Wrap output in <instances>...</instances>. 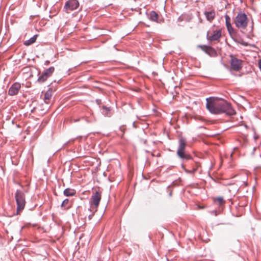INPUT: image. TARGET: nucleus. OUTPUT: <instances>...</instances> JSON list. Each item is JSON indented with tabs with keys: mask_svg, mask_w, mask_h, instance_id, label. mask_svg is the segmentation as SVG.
Masks as SVG:
<instances>
[{
	"mask_svg": "<svg viewBox=\"0 0 261 261\" xmlns=\"http://www.w3.org/2000/svg\"><path fill=\"white\" fill-rule=\"evenodd\" d=\"M186 146V140L184 138H180L179 140V146L177 150V154L182 159L189 160L191 158V156L190 155L185 153Z\"/></svg>",
	"mask_w": 261,
	"mask_h": 261,
	"instance_id": "5",
	"label": "nucleus"
},
{
	"mask_svg": "<svg viewBox=\"0 0 261 261\" xmlns=\"http://www.w3.org/2000/svg\"><path fill=\"white\" fill-rule=\"evenodd\" d=\"M200 47L203 50H204L206 53L211 56L213 55V54H216L215 50L211 47L206 46H200Z\"/></svg>",
	"mask_w": 261,
	"mask_h": 261,
	"instance_id": "13",
	"label": "nucleus"
},
{
	"mask_svg": "<svg viewBox=\"0 0 261 261\" xmlns=\"http://www.w3.org/2000/svg\"><path fill=\"white\" fill-rule=\"evenodd\" d=\"M204 15L206 18V19L208 21L212 22L215 17L216 12L213 10L209 11H205L204 12Z\"/></svg>",
	"mask_w": 261,
	"mask_h": 261,
	"instance_id": "11",
	"label": "nucleus"
},
{
	"mask_svg": "<svg viewBox=\"0 0 261 261\" xmlns=\"http://www.w3.org/2000/svg\"><path fill=\"white\" fill-rule=\"evenodd\" d=\"M53 96V90L51 88H49L44 94V102L48 104L50 102V99Z\"/></svg>",
	"mask_w": 261,
	"mask_h": 261,
	"instance_id": "12",
	"label": "nucleus"
},
{
	"mask_svg": "<svg viewBox=\"0 0 261 261\" xmlns=\"http://www.w3.org/2000/svg\"><path fill=\"white\" fill-rule=\"evenodd\" d=\"M206 108L213 114L225 113L230 116L236 114V112L231 105L222 99L210 97L206 99Z\"/></svg>",
	"mask_w": 261,
	"mask_h": 261,
	"instance_id": "1",
	"label": "nucleus"
},
{
	"mask_svg": "<svg viewBox=\"0 0 261 261\" xmlns=\"http://www.w3.org/2000/svg\"><path fill=\"white\" fill-rule=\"evenodd\" d=\"M80 4L77 0H69L65 3L64 9L66 13H68L71 11L77 9Z\"/></svg>",
	"mask_w": 261,
	"mask_h": 261,
	"instance_id": "6",
	"label": "nucleus"
},
{
	"mask_svg": "<svg viewBox=\"0 0 261 261\" xmlns=\"http://www.w3.org/2000/svg\"><path fill=\"white\" fill-rule=\"evenodd\" d=\"M101 193L102 192L99 190L93 192L90 201L91 211L94 212L97 211L101 198Z\"/></svg>",
	"mask_w": 261,
	"mask_h": 261,
	"instance_id": "3",
	"label": "nucleus"
},
{
	"mask_svg": "<svg viewBox=\"0 0 261 261\" xmlns=\"http://www.w3.org/2000/svg\"><path fill=\"white\" fill-rule=\"evenodd\" d=\"M15 199L17 205V214H19L25 205V195L23 192L17 190L15 193Z\"/></svg>",
	"mask_w": 261,
	"mask_h": 261,
	"instance_id": "4",
	"label": "nucleus"
},
{
	"mask_svg": "<svg viewBox=\"0 0 261 261\" xmlns=\"http://www.w3.org/2000/svg\"><path fill=\"white\" fill-rule=\"evenodd\" d=\"M214 201L219 205H223L225 204V201L222 197H218L214 198Z\"/></svg>",
	"mask_w": 261,
	"mask_h": 261,
	"instance_id": "14",
	"label": "nucleus"
},
{
	"mask_svg": "<svg viewBox=\"0 0 261 261\" xmlns=\"http://www.w3.org/2000/svg\"><path fill=\"white\" fill-rule=\"evenodd\" d=\"M225 19L226 27L229 35L231 36L234 35L236 34V31L231 25L230 17L227 14H226L225 15Z\"/></svg>",
	"mask_w": 261,
	"mask_h": 261,
	"instance_id": "9",
	"label": "nucleus"
},
{
	"mask_svg": "<svg viewBox=\"0 0 261 261\" xmlns=\"http://www.w3.org/2000/svg\"><path fill=\"white\" fill-rule=\"evenodd\" d=\"M231 68L235 71H239L242 67V60L236 58L233 56H230Z\"/></svg>",
	"mask_w": 261,
	"mask_h": 261,
	"instance_id": "7",
	"label": "nucleus"
},
{
	"mask_svg": "<svg viewBox=\"0 0 261 261\" xmlns=\"http://www.w3.org/2000/svg\"><path fill=\"white\" fill-rule=\"evenodd\" d=\"M21 88V85L19 83H14L8 91L9 95L13 96L16 95Z\"/></svg>",
	"mask_w": 261,
	"mask_h": 261,
	"instance_id": "10",
	"label": "nucleus"
},
{
	"mask_svg": "<svg viewBox=\"0 0 261 261\" xmlns=\"http://www.w3.org/2000/svg\"><path fill=\"white\" fill-rule=\"evenodd\" d=\"M195 171H196V169H193V171H187V170H186V172H189V173H192V172H195Z\"/></svg>",
	"mask_w": 261,
	"mask_h": 261,
	"instance_id": "22",
	"label": "nucleus"
},
{
	"mask_svg": "<svg viewBox=\"0 0 261 261\" xmlns=\"http://www.w3.org/2000/svg\"><path fill=\"white\" fill-rule=\"evenodd\" d=\"M69 204V200L68 199H65L61 204V207H63L64 209H68L70 207V205H68Z\"/></svg>",
	"mask_w": 261,
	"mask_h": 261,
	"instance_id": "20",
	"label": "nucleus"
},
{
	"mask_svg": "<svg viewBox=\"0 0 261 261\" xmlns=\"http://www.w3.org/2000/svg\"><path fill=\"white\" fill-rule=\"evenodd\" d=\"M48 78V77H47L45 75H44V74L42 73V74L38 77L37 81L40 83H42L45 82Z\"/></svg>",
	"mask_w": 261,
	"mask_h": 261,
	"instance_id": "19",
	"label": "nucleus"
},
{
	"mask_svg": "<svg viewBox=\"0 0 261 261\" xmlns=\"http://www.w3.org/2000/svg\"><path fill=\"white\" fill-rule=\"evenodd\" d=\"M258 66L261 69V59L258 61Z\"/></svg>",
	"mask_w": 261,
	"mask_h": 261,
	"instance_id": "21",
	"label": "nucleus"
},
{
	"mask_svg": "<svg viewBox=\"0 0 261 261\" xmlns=\"http://www.w3.org/2000/svg\"><path fill=\"white\" fill-rule=\"evenodd\" d=\"M37 35H34L33 37L31 38L29 40H27L24 42V44L26 46H29L33 43H34L37 39Z\"/></svg>",
	"mask_w": 261,
	"mask_h": 261,
	"instance_id": "16",
	"label": "nucleus"
},
{
	"mask_svg": "<svg viewBox=\"0 0 261 261\" xmlns=\"http://www.w3.org/2000/svg\"><path fill=\"white\" fill-rule=\"evenodd\" d=\"M221 30H214L212 33L208 32L207 37L210 41H217L221 38Z\"/></svg>",
	"mask_w": 261,
	"mask_h": 261,
	"instance_id": "8",
	"label": "nucleus"
},
{
	"mask_svg": "<svg viewBox=\"0 0 261 261\" xmlns=\"http://www.w3.org/2000/svg\"><path fill=\"white\" fill-rule=\"evenodd\" d=\"M64 194L66 196H72L75 194V191L74 190L67 188L64 191Z\"/></svg>",
	"mask_w": 261,
	"mask_h": 261,
	"instance_id": "15",
	"label": "nucleus"
},
{
	"mask_svg": "<svg viewBox=\"0 0 261 261\" xmlns=\"http://www.w3.org/2000/svg\"><path fill=\"white\" fill-rule=\"evenodd\" d=\"M248 21L249 20L247 15L242 13H239L233 19L236 27L241 30L246 29Z\"/></svg>",
	"mask_w": 261,
	"mask_h": 261,
	"instance_id": "2",
	"label": "nucleus"
},
{
	"mask_svg": "<svg viewBox=\"0 0 261 261\" xmlns=\"http://www.w3.org/2000/svg\"><path fill=\"white\" fill-rule=\"evenodd\" d=\"M89 219H91V216H89Z\"/></svg>",
	"mask_w": 261,
	"mask_h": 261,
	"instance_id": "23",
	"label": "nucleus"
},
{
	"mask_svg": "<svg viewBox=\"0 0 261 261\" xmlns=\"http://www.w3.org/2000/svg\"><path fill=\"white\" fill-rule=\"evenodd\" d=\"M55 68L54 67H50L46 70H45L43 73L47 77H50L53 72H54Z\"/></svg>",
	"mask_w": 261,
	"mask_h": 261,
	"instance_id": "17",
	"label": "nucleus"
},
{
	"mask_svg": "<svg viewBox=\"0 0 261 261\" xmlns=\"http://www.w3.org/2000/svg\"><path fill=\"white\" fill-rule=\"evenodd\" d=\"M150 19L153 21H156L158 19V14L154 11H151L149 14Z\"/></svg>",
	"mask_w": 261,
	"mask_h": 261,
	"instance_id": "18",
	"label": "nucleus"
}]
</instances>
